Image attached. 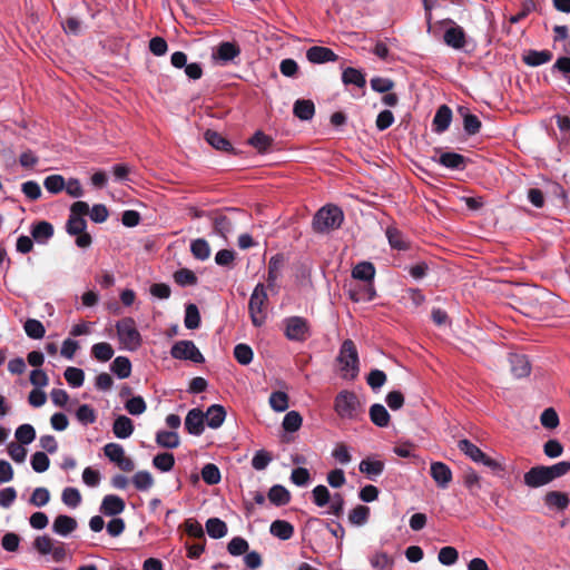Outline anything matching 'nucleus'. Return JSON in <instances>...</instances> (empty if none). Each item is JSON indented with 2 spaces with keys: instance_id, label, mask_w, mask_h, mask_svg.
Wrapping results in <instances>:
<instances>
[{
  "instance_id": "obj_60",
  "label": "nucleus",
  "mask_w": 570,
  "mask_h": 570,
  "mask_svg": "<svg viewBox=\"0 0 570 570\" xmlns=\"http://www.w3.org/2000/svg\"><path fill=\"white\" fill-rule=\"evenodd\" d=\"M125 409L131 415H140L146 411L147 405L145 400L138 395L127 400L125 403Z\"/></svg>"
},
{
  "instance_id": "obj_1",
  "label": "nucleus",
  "mask_w": 570,
  "mask_h": 570,
  "mask_svg": "<svg viewBox=\"0 0 570 570\" xmlns=\"http://www.w3.org/2000/svg\"><path fill=\"white\" fill-rule=\"evenodd\" d=\"M334 410L341 419L357 420L364 413V405L352 391H341L334 400Z\"/></svg>"
},
{
  "instance_id": "obj_8",
  "label": "nucleus",
  "mask_w": 570,
  "mask_h": 570,
  "mask_svg": "<svg viewBox=\"0 0 570 570\" xmlns=\"http://www.w3.org/2000/svg\"><path fill=\"white\" fill-rule=\"evenodd\" d=\"M171 357L176 360H189L194 363H204L205 357L193 341L183 340L176 342L170 350Z\"/></svg>"
},
{
  "instance_id": "obj_52",
  "label": "nucleus",
  "mask_w": 570,
  "mask_h": 570,
  "mask_svg": "<svg viewBox=\"0 0 570 570\" xmlns=\"http://www.w3.org/2000/svg\"><path fill=\"white\" fill-rule=\"evenodd\" d=\"M43 186L51 194H59L65 189L66 181L61 175H50L43 180Z\"/></svg>"
},
{
  "instance_id": "obj_11",
  "label": "nucleus",
  "mask_w": 570,
  "mask_h": 570,
  "mask_svg": "<svg viewBox=\"0 0 570 570\" xmlns=\"http://www.w3.org/2000/svg\"><path fill=\"white\" fill-rule=\"evenodd\" d=\"M205 414L198 409H191L186 415L185 419V429L189 434L200 435L205 430Z\"/></svg>"
},
{
  "instance_id": "obj_27",
  "label": "nucleus",
  "mask_w": 570,
  "mask_h": 570,
  "mask_svg": "<svg viewBox=\"0 0 570 570\" xmlns=\"http://www.w3.org/2000/svg\"><path fill=\"white\" fill-rule=\"evenodd\" d=\"M204 414L207 425L212 429L220 428L226 417V411L219 404L210 405Z\"/></svg>"
},
{
  "instance_id": "obj_57",
  "label": "nucleus",
  "mask_w": 570,
  "mask_h": 570,
  "mask_svg": "<svg viewBox=\"0 0 570 570\" xmlns=\"http://www.w3.org/2000/svg\"><path fill=\"white\" fill-rule=\"evenodd\" d=\"M253 350L249 345L240 343L234 347V357L242 365H247L253 360Z\"/></svg>"
},
{
  "instance_id": "obj_61",
  "label": "nucleus",
  "mask_w": 570,
  "mask_h": 570,
  "mask_svg": "<svg viewBox=\"0 0 570 570\" xmlns=\"http://www.w3.org/2000/svg\"><path fill=\"white\" fill-rule=\"evenodd\" d=\"M438 559L444 566H452L458 561L459 552L453 547H443L439 551Z\"/></svg>"
},
{
  "instance_id": "obj_46",
  "label": "nucleus",
  "mask_w": 570,
  "mask_h": 570,
  "mask_svg": "<svg viewBox=\"0 0 570 570\" xmlns=\"http://www.w3.org/2000/svg\"><path fill=\"white\" fill-rule=\"evenodd\" d=\"M153 464L161 472L170 471L175 465V456L173 453L164 452L154 456Z\"/></svg>"
},
{
  "instance_id": "obj_37",
  "label": "nucleus",
  "mask_w": 570,
  "mask_h": 570,
  "mask_svg": "<svg viewBox=\"0 0 570 570\" xmlns=\"http://www.w3.org/2000/svg\"><path fill=\"white\" fill-rule=\"evenodd\" d=\"M386 237L392 248L397 250H406L410 248L409 242L403 237V234L395 227H387Z\"/></svg>"
},
{
  "instance_id": "obj_32",
  "label": "nucleus",
  "mask_w": 570,
  "mask_h": 570,
  "mask_svg": "<svg viewBox=\"0 0 570 570\" xmlns=\"http://www.w3.org/2000/svg\"><path fill=\"white\" fill-rule=\"evenodd\" d=\"M272 535L281 540H289L294 535V527L288 521L275 520L269 527Z\"/></svg>"
},
{
  "instance_id": "obj_25",
  "label": "nucleus",
  "mask_w": 570,
  "mask_h": 570,
  "mask_svg": "<svg viewBox=\"0 0 570 570\" xmlns=\"http://www.w3.org/2000/svg\"><path fill=\"white\" fill-rule=\"evenodd\" d=\"M293 114L301 120H311L315 115V105L309 99H297L293 106Z\"/></svg>"
},
{
  "instance_id": "obj_44",
  "label": "nucleus",
  "mask_w": 570,
  "mask_h": 570,
  "mask_svg": "<svg viewBox=\"0 0 570 570\" xmlns=\"http://www.w3.org/2000/svg\"><path fill=\"white\" fill-rule=\"evenodd\" d=\"M26 334L33 340L42 338L46 334V328L42 323L35 318H29L23 325Z\"/></svg>"
},
{
  "instance_id": "obj_17",
  "label": "nucleus",
  "mask_w": 570,
  "mask_h": 570,
  "mask_svg": "<svg viewBox=\"0 0 570 570\" xmlns=\"http://www.w3.org/2000/svg\"><path fill=\"white\" fill-rule=\"evenodd\" d=\"M284 266V256L282 254H276L271 257L268 262V273H267V288L274 291L276 288V281L281 275V271Z\"/></svg>"
},
{
  "instance_id": "obj_33",
  "label": "nucleus",
  "mask_w": 570,
  "mask_h": 570,
  "mask_svg": "<svg viewBox=\"0 0 570 570\" xmlns=\"http://www.w3.org/2000/svg\"><path fill=\"white\" fill-rule=\"evenodd\" d=\"M375 276V267L370 262L358 263L352 271V277L366 282L367 284L373 283Z\"/></svg>"
},
{
  "instance_id": "obj_23",
  "label": "nucleus",
  "mask_w": 570,
  "mask_h": 570,
  "mask_svg": "<svg viewBox=\"0 0 570 570\" xmlns=\"http://www.w3.org/2000/svg\"><path fill=\"white\" fill-rule=\"evenodd\" d=\"M544 504L550 509L563 511L569 507L570 500L567 493L560 491H549L544 495Z\"/></svg>"
},
{
  "instance_id": "obj_20",
  "label": "nucleus",
  "mask_w": 570,
  "mask_h": 570,
  "mask_svg": "<svg viewBox=\"0 0 570 570\" xmlns=\"http://www.w3.org/2000/svg\"><path fill=\"white\" fill-rule=\"evenodd\" d=\"M438 163L450 169L463 170L466 167L468 159L461 154L446 151L441 154Z\"/></svg>"
},
{
  "instance_id": "obj_39",
  "label": "nucleus",
  "mask_w": 570,
  "mask_h": 570,
  "mask_svg": "<svg viewBox=\"0 0 570 570\" xmlns=\"http://www.w3.org/2000/svg\"><path fill=\"white\" fill-rule=\"evenodd\" d=\"M458 448L461 452L468 455L471 460L479 463L482 459H484V452L473 444L471 441L463 439L458 443Z\"/></svg>"
},
{
  "instance_id": "obj_6",
  "label": "nucleus",
  "mask_w": 570,
  "mask_h": 570,
  "mask_svg": "<svg viewBox=\"0 0 570 570\" xmlns=\"http://www.w3.org/2000/svg\"><path fill=\"white\" fill-rule=\"evenodd\" d=\"M550 295L541 289H533L524 297L525 313L533 316L547 315L550 313L548 298Z\"/></svg>"
},
{
  "instance_id": "obj_19",
  "label": "nucleus",
  "mask_w": 570,
  "mask_h": 570,
  "mask_svg": "<svg viewBox=\"0 0 570 570\" xmlns=\"http://www.w3.org/2000/svg\"><path fill=\"white\" fill-rule=\"evenodd\" d=\"M32 238L40 244H46L55 233L53 226L47 220H40L31 226Z\"/></svg>"
},
{
  "instance_id": "obj_40",
  "label": "nucleus",
  "mask_w": 570,
  "mask_h": 570,
  "mask_svg": "<svg viewBox=\"0 0 570 570\" xmlns=\"http://www.w3.org/2000/svg\"><path fill=\"white\" fill-rule=\"evenodd\" d=\"M156 443L166 449H176L179 446V435L174 431H158Z\"/></svg>"
},
{
  "instance_id": "obj_21",
  "label": "nucleus",
  "mask_w": 570,
  "mask_h": 570,
  "mask_svg": "<svg viewBox=\"0 0 570 570\" xmlns=\"http://www.w3.org/2000/svg\"><path fill=\"white\" fill-rule=\"evenodd\" d=\"M125 501L115 494H108L102 499L100 511L106 515H117L125 510Z\"/></svg>"
},
{
  "instance_id": "obj_51",
  "label": "nucleus",
  "mask_w": 570,
  "mask_h": 570,
  "mask_svg": "<svg viewBox=\"0 0 570 570\" xmlns=\"http://www.w3.org/2000/svg\"><path fill=\"white\" fill-rule=\"evenodd\" d=\"M16 439L22 445L30 444L36 439V430L31 424H22L16 430Z\"/></svg>"
},
{
  "instance_id": "obj_41",
  "label": "nucleus",
  "mask_w": 570,
  "mask_h": 570,
  "mask_svg": "<svg viewBox=\"0 0 570 570\" xmlns=\"http://www.w3.org/2000/svg\"><path fill=\"white\" fill-rule=\"evenodd\" d=\"M110 368L119 379H127L131 374V363L126 356H117L112 361Z\"/></svg>"
},
{
  "instance_id": "obj_59",
  "label": "nucleus",
  "mask_w": 570,
  "mask_h": 570,
  "mask_svg": "<svg viewBox=\"0 0 570 570\" xmlns=\"http://www.w3.org/2000/svg\"><path fill=\"white\" fill-rule=\"evenodd\" d=\"M312 494L313 502L320 508L327 505L332 498L328 489L323 484L316 485L313 489Z\"/></svg>"
},
{
  "instance_id": "obj_42",
  "label": "nucleus",
  "mask_w": 570,
  "mask_h": 570,
  "mask_svg": "<svg viewBox=\"0 0 570 570\" xmlns=\"http://www.w3.org/2000/svg\"><path fill=\"white\" fill-rule=\"evenodd\" d=\"M190 252L196 259L206 261L210 256V246L204 238H197L190 244Z\"/></svg>"
},
{
  "instance_id": "obj_3",
  "label": "nucleus",
  "mask_w": 570,
  "mask_h": 570,
  "mask_svg": "<svg viewBox=\"0 0 570 570\" xmlns=\"http://www.w3.org/2000/svg\"><path fill=\"white\" fill-rule=\"evenodd\" d=\"M267 302L268 296L266 293V287L263 283H258L255 286L248 303L249 316L253 325L256 327H261L266 321Z\"/></svg>"
},
{
  "instance_id": "obj_45",
  "label": "nucleus",
  "mask_w": 570,
  "mask_h": 570,
  "mask_svg": "<svg viewBox=\"0 0 570 570\" xmlns=\"http://www.w3.org/2000/svg\"><path fill=\"white\" fill-rule=\"evenodd\" d=\"M202 478L208 485H215L220 482L222 475L216 464L207 463L202 469Z\"/></svg>"
},
{
  "instance_id": "obj_5",
  "label": "nucleus",
  "mask_w": 570,
  "mask_h": 570,
  "mask_svg": "<svg viewBox=\"0 0 570 570\" xmlns=\"http://www.w3.org/2000/svg\"><path fill=\"white\" fill-rule=\"evenodd\" d=\"M120 343L130 351H136L141 345V335L131 317H124L116 324Z\"/></svg>"
},
{
  "instance_id": "obj_9",
  "label": "nucleus",
  "mask_w": 570,
  "mask_h": 570,
  "mask_svg": "<svg viewBox=\"0 0 570 570\" xmlns=\"http://www.w3.org/2000/svg\"><path fill=\"white\" fill-rule=\"evenodd\" d=\"M442 22L451 24V27L446 29L443 35L445 45L456 50L463 49L466 45V35L463 28L458 26L451 19H445Z\"/></svg>"
},
{
  "instance_id": "obj_54",
  "label": "nucleus",
  "mask_w": 570,
  "mask_h": 570,
  "mask_svg": "<svg viewBox=\"0 0 570 570\" xmlns=\"http://www.w3.org/2000/svg\"><path fill=\"white\" fill-rule=\"evenodd\" d=\"M175 282L180 286H193L197 284V276L188 268H180L174 273Z\"/></svg>"
},
{
  "instance_id": "obj_58",
  "label": "nucleus",
  "mask_w": 570,
  "mask_h": 570,
  "mask_svg": "<svg viewBox=\"0 0 570 570\" xmlns=\"http://www.w3.org/2000/svg\"><path fill=\"white\" fill-rule=\"evenodd\" d=\"M86 228H87V222L83 217H76V216L69 215V218L66 224V230L69 235L75 236L77 234L86 232Z\"/></svg>"
},
{
  "instance_id": "obj_14",
  "label": "nucleus",
  "mask_w": 570,
  "mask_h": 570,
  "mask_svg": "<svg viewBox=\"0 0 570 570\" xmlns=\"http://www.w3.org/2000/svg\"><path fill=\"white\" fill-rule=\"evenodd\" d=\"M430 474L438 487L446 489L452 481V471L443 462L431 463Z\"/></svg>"
},
{
  "instance_id": "obj_29",
  "label": "nucleus",
  "mask_w": 570,
  "mask_h": 570,
  "mask_svg": "<svg viewBox=\"0 0 570 570\" xmlns=\"http://www.w3.org/2000/svg\"><path fill=\"white\" fill-rule=\"evenodd\" d=\"M233 227H234V222H233L232 217H229L228 215H226L224 213H217L214 215L213 228L217 235L226 238L227 234H229L233 230Z\"/></svg>"
},
{
  "instance_id": "obj_56",
  "label": "nucleus",
  "mask_w": 570,
  "mask_h": 570,
  "mask_svg": "<svg viewBox=\"0 0 570 570\" xmlns=\"http://www.w3.org/2000/svg\"><path fill=\"white\" fill-rule=\"evenodd\" d=\"M76 417L81 424L88 425L96 422L97 414L90 405L82 404L77 409Z\"/></svg>"
},
{
  "instance_id": "obj_35",
  "label": "nucleus",
  "mask_w": 570,
  "mask_h": 570,
  "mask_svg": "<svg viewBox=\"0 0 570 570\" xmlns=\"http://www.w3.org/2000/svg\"><path fill=\"white\" fill-rule=\"evenodd\" d=\"M267 497L271 503L276 507L286 505L291 501L289 491L281 484L273 485L269 489Z\"/></svg>"
},
{
  "instance_id": "obj_10",
  "label": "nucleus",
  "mask_w": 570,
  "mask_h": 570,
  "mask_svg": "<svg viewBox=\"0 0 570 570\" xmlns=\"http://www.w3.org/2000/svg\"><path fill=\"white\" fill-rule=\"evenodd\" d=\"M239 55L240 48L236 42L223 41L213 50L212 59L215 62L225 66L228 62H232Z\"/></svg>"
},
{
  "instance_id": "obj_28",
  "label": "nucleus",
  "mask_w": 570,
  "mask_h": 570,
  "mask_svg": "<svg viewBox=\"0 0 570 570\" xmlns=\"http://www.w3.org/2000/svg\"><path fill=\"white\" fill-rule=\"evenodd\" d=\"M134 423L126 415H119L112 423V432L118 439H127L134 432Z\"/></svg>"
},
{
  "instance_id": "obj_53",
  "label": "nucleus",
  "mask_w": 570,
  "mask_h": 570,
  "mask_svg": "<svg viewBox=\"0 0 570 570\" xmlns=\"http://www.w3.org/2000/svg\"><path fill=\"white\" fill-rule=\"evenodd\" d=\"M63 376L68 384L72 387H80L85 381V373L81 368L69 366L66 368Z\"/></svg>"
},
{
  "instance_id": "obj_38",
  "label": "nucleus",
  "mask_w": 570,
  "mask_h": 570,
  "mask_svg": "<svg viewBox=\"0 0 570 570\" xmlns=\"http://www.w3.org/2000/svg\"><path fill=\"white\" fill-rule=\"evenodd\" d=\"M273 138L263 131H256L249 139L248 144L257 149L258 153L265 154L273 145Z\"/></svg>"
},
{
  "instance_id": "obj_30",
  "label": "nucleus",
  "mask_w": 570,
  "mask_h": 570,
  "mask_svg": "<svg viewBox=\"0 0 570 570\" xmlns=\"http://www.w3.org/2000/svg\"><path fill=\"white\" fill-rule=\"evenodd\" d=\"M459 112L463 117L464 131L470 136L476 135L482 126L479 117L471 114L466 107H460Z\"/></svg>"
},
{
  "instance_id": "obj_13",
  "label": "nucleus",
  "mask_w": 570,
  "mask_h": 570,
  "mask_svg": "<svg viewBox=\"0 0 570 570\" xmlns=\"http://www.w3.org/2000/svg\"><path fill=\"white\" fill-rule=\"evenodd\" d=\"M524 483L529 488H539L551 482L546 465H537L524 473Z\"/></svg>"
},
{
  "instance_id": "obj_43",
  "label": "nucleus",
  "mask_w": 570,
  "mask_h": 570,
  "mask_svg": "<svg viewBox=\"0 0 570 570\" xmlns=\"http://www.w3.org/2000/svg\"><path fill=\"white\" fill-rule=\"evenodd\" d=\"M370 508L366 505L358 504L354 509H352L348 513V521L353 525H363L367 522L370 518Z\"/></svg>"
},
{
  "instance_id": "obj_22",
  "label": "nucleus",
  "mask_w": 570,
  "mask_h": 570,
  "mask_svg": "<svg viewBox=\"0 0 570 570\" xmlns=\"http://www.w3.org/2000/svg\"><path fill=\"white\" fill-rule=\"evenodd\" d=\"M384 462L380 460H372L370 458L363 459L358 464V470L364 473L370 480L375 481L379 475L384 471Z\"/></svg>"
},
{
  "instance_id": "obj_62",
  "label": "nucleus",
  "mask_w": 570,
  "mask_h": 570,
  "mask_svg": "<svg viewBox=\"0 0 570 570\" xmlns=\"http://www.w3.org/2000/svg\"><path fill=\"white\" fill-rule=\"evenodd\" d=\"M248 542L242 537L233 538L227 544V550L232 556H242L248 551Z\"/></svg>"
},
{
  "instance_id": "obj_64",
  "label": "nucleus",
  "mask_w": 570,
  "mask_h": 570,
  "mask_svg": "<svg viewBox=\"0 0 570 570\" xmlns=\"http://www.w3.org/2000/svg\"><path fill=\"white\" fill-rule=\"evenodd\" d=\"M551 481L570 472V461H561L551 466H546Z\"/></svg>"
},
{
  "instance_id": "obj_63",
  "label": "nucleus",
  "mask_w": 570,
  "mask_h": 570,
  "mask_svg": "<svg viewBox=\"0 0 570 570\" xmlns=\"http://www.w3.org/2000/svg\"><path fill=\"white\" fill-rule=\"evenodd\" d=\"M105 455L114 463H118L125 456L124 448L118 443H108L104 446Z\"/></svg>"
},
{
  "instance_id": "obj_16",
  "label": "nucleus",
  "mask_w": 570,
  "mask_h": 570,
  "mask_svg": "<svg viewBox=\"0 0 570 570\" xmlns=\"http://www.w3.org/2000/svg\"><path fill=\"white\" fill-rule=\"evenodd\" d=\"M509 363L511 366V372L515 377L521 379L530 374L531 366L525 355L510 354Z\"/></svg>"
},
{
  "instance_id": "obj_24",
  "label": "nucleus",
  "mask_w": 570,
  "mask_h": 570,
  "mask_svg": "<svg viewBox=\"0 0 570 570\" xmlns=\"http://www.w3.org/2000/svg\"><path fill=\"white\" fill-rule=\"evenodd\" d=\"M553 53L548 50H529L522 58L523 62L530 67H538L551 61Z\"/></svg>"
},
{
  "instance_id": "obj_31",
  "label": "nucleus",
  "mask_w": 570,
  "mask_h": 570,
  "mask_svg": "<svg viewBox=\"0 0 570 570\" xmlns=\"http://www.w3.org/2000/svg\"><path fill=\"white\" fill-rule=\"evenodd\" d=\"M371 422L379 428H386L390 424L391 415L387 410L380 403H375L370 407Z\"/></svg>"
},
{
  "instance_id": "obj_2",
  "label": "nucleus",
  "mask_w": 570,
  "mask_h": 570,
  "mask_svg": "<svg viewBox=\"0 0 570 570\" xmlns=\"http://www.w3.org/2000/svg\"><path fill=\"white\" fill-rule=\"evenodd\" d=\"M344 214L334 205L324 206L317 210L313 218V228L317 233H326L341 227Z\"/></svg>"
},
{
  "instance_id": "obj_47",
  "label": "nucleus",
  "mask_w": 570,
  "mask_h": 570,
  "mask_svg": "<svg viewBox=\"0 0 570 570\" xmlns=\"http://www.w3.org/2000/svg\"><path fill=\"white\" fill-rule=\"evenodd\" d=\"M185 326L188 330L198 328L200 325V314L198 307L195 304H188L185 309Z\"/></svg>"
},
{
  "instance_id": "obj_12",
  "label": "nucleus",
  "mask_w": 570,
  "mask_h": 570,
  "mask_svg": "<svg viewBox=\"0 0 570 570\" xmlns=\"http://www.w3.org/2000/svg\"><path fill=\"white\" fill-rule=\"evenodd\" d=\"M306 58L312 63H325V62H334L338 59V56L327 47L313 46L307 49Z\"/></svg>"
},
{
  "instance_id": "obj_50",
  "label": "nucleus",
  "mask_w": 570,
  "mask_h": 570,
  "mask_svg": "<svg viewBox=\"0 0 570 570\" xmlns=\"http://www.w3.org/2000/svg\"><path fill=\"white\" fill-rule=\"evenodd\" d=\"M303 417L297 411L285 414L282 426L286 432H296L302 426Z\"/></svg>"
},
{
  "instance_id": "obj_26",
  "label": "nucleus",
  "mask_w": 570,
  "mask_h": 570,
  "mask_svg": "<svg viewBox=\"0 0 570 570\" xmlns=\"http://www.w3.org/2000/svg\"><path fill=\"white\" fill-rule=\"evenodd\" d=\"M76 528H77L76 519H73L69 515H66V514L58 515L55 519L53 524H52L53 532L59 535H63V537L73 532L76 530Z\"/></svg>"
},
{
  "instance_id": "obj_7",
  "label": "nucleus",
  "mask_w": 570,
  "mask_h": 570,
  "mask_svg": "<svg viewBox=\"0 0 570 570\" xmlns=\"http://www.w3.org/2000/svg\"><path fill=\"white\" fill-rule=\"evenodd\" d=\"M285 336L289 341L304 342L309 336V324L306 318L291 316L284 320Z\"/></svg>"
},
{
  "instance_id": "obj_4",
  "label": "nucleus",
  "mask_w": 570,
  "mask_h": 570,
  "mask_svg": "<svg viewBox=\"0 0 570 570\" xmlns=\"http://www.w3.org/2000/svg\"><path fill=\"white\" fill-rule=\"evenodd\" d=\"M337 361L342 365L343 377L354 380L357 376L360 371L358 354L352 340H345L342 343Z\"/></svg>"
},
{
  "instance_id": "obj_49",
  "label": "nucleus",
  "mask_w": 570,
  "mask_h": 570,
  "mask_svg": "<svg viewBox=\"0 0 570 570\" xmlns=\"http://www.w3.org/2000/svg\"><path fill=\"white\" fill-rule=\"evenodd\" d=\"M91 353L100 362H107L114 356V348L109 343L101 342L94 344Z\"/></svg>"
},
{
  "instance_id": "obj_18",
  "label": "nucleus",
  "mask_w": 570,
  "mask_h": 570,
  "mask_svg": "<svg viewBox=\"0 0 570 570\" xmlns=\"http://www.w3.org/2000/svg\"><path fill=\"white\" fill-rule=\"evenodd\" d=\"M452 120V110L449 106L442 105L438 108L433 118V130L438 134L444 132Z\"/></svg>"
},
{
  "instance_id": "obj_15",
  "label": "nucleus",
  "mask_w": 570,
  "mask_h": 570,
  "mask_svg": "<svg viewBox=\"0 0 570 570\" xmlns=\"http://www.w3.org/2000/svg\"><path fill=\"white\" fill-rule=\"evenodd\" d=\"M204 138L213 148L227 154H235V149L230 141L219 132L207 129L204 134Z\"/></svg>"
},
{
  "instance_id": "obj_36",
  "label": "nucleus",
  "mask_w": 570,
  "mask_h": 570,
  "mask_svg": "<svg viewBox=\"0 0 570 570\" xmlns=\"http://www.w3.org/2000/svg\"><path fill=\"white\" fill-rule=\"evenodd\" d=\"M206 531L213 539H220L227 534V524L219 518H209L206 521Z\"/></svg>"
},
{
  "instance_id": "obj_34",
  "label": "nucleus",
  "mask_w": 570,
  "mask_h": 570,
  "mask_svg": "<svg viewBox=\"0 0 570 570\" xmlns=\"http://www.w3.org/2000/svg\"><path fill=\"white\" fill-rule=\"evenodd\" d=\"M342 82L345 86L354 85L358 88H364L366 85V79L361 70L353 67H347L342 72Z\"/></svg>"
},
{
  "instance_id": "obj_55",
  "label": "nucleus",
  "mask_w": 570,
  "mask_h": 570,
  "mask_svg": "<svg viewBox=\"0 0 570 570\" xmlns=\"http://www.w3.org/2000/svg\"><path fill=\"white\" fill-rule=\"evenodd\" d=\"M269 405L276 412H284L288 409V395L282 391H275L269 396Z\"/></svg>"
},
{
  "instance_id": "obj_48",
  "label": "nucleus",
  "mask_w": 570,
  "mask_h": 570,
  "mask_svg": "<svg viewBox=\"0 0 570 570\" xmlns=\"http://www.w3.org/2000/svg\"><path fill=\"white\" fill-rule=\"evenodd\" d=\"M132 483L137 490L146 491L154 485V478L148 471H138L132 476Z\"/></svg>"
}]
</instances>
